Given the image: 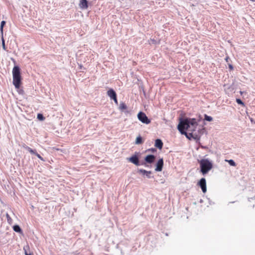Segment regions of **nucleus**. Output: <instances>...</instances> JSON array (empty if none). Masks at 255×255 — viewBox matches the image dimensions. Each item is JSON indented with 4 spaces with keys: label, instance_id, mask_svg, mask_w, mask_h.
I'll use <instances>...</instances> for the list:
<instances>
[{
    "label": "nucleus",
    "instance_id": "2eb2a0df",
    "mask_svg": "<svg viewBox=\"0 0 255 255\" xmlns=\"http://www.w3.org/2000/svg\"><path fill=\"white\" fill-rule=\"evenodd\" d=\"M138 172L143 175H146L148 178L150 177V175L151 174V172L150 171H146L144 169H139Z\"/></svg>",
    "mask_w": 255,
    "mask_h": 255
},
{
    "label": "nucleus",
    "instance_id": "393cba45",
    "mask_svg": "<svg viewBox=\"0 0 255 255\" xmlns=\"http://www.w3.org/2000/svg\"><path fill=\"white\" fill-rule=\"evenodd\" d=\"M6 219H7V222L9 223H10L11 222H12V219L11 218H10V216L8 215V214H6Z\"/></svg>",
    "mask_w": 255,
    "mask_h": 255
},
{
    "label": "nucleus",
    "instance_id": "f03ea898",
    "mask_svg": "<svg viewBox=\"0 0 255 255\" xmlns=\"http://www.w3.org/2000/svg\"><path fill=\"white\" fill-rule=\"evenodd\" d=\"M13 84L15 88L18 89L21 84V76L20 68L18 66H15L12 70Z\"/></svg>",
    "mask_w": 255,
    "mask_h": 255
},
{
    "label": "nucleus",
    "instance_id": "a878e982",
    "mask_svg": "<svg viewBox=\"0 0 255 255\" xmlns=\"http://www.w3.org/2000/svg\"><path fill=\"white\" fill-rule=\"evenodd\" d=\"M113 100L114 101L115 103L116 104H118V100H117V97H115V98H114V99H113Z\"/></svg>",
    "mask_w": 255,
    "mask_h": 255
},
{
    "label": "nucleus",
    "instance_id": "1a4fd4ad",
    "mask_svg": "<svg viewBox=\"0 0 255 255\" xmlns=\"http://www.w3.org/2000/svg\"><path fill=\"white\" fill-rule=\"evenodd\" d=\"M196 128H185V130H187L189 132L191 131V132L189 133V134L192 136V137L196 138L197 136V134L196 133H194Z\"/></svg>",
    "mask_w": 255,
    "mask_h": 255
},
{
    "label": "nucleus",
    "instance_id": "ddd939ff",
    "mask_svg": "<svg viewBox=\"0 0 255 255\" xmlns=\"http://www.w3.org/2000/svg\"><path fill=\"white\" fill-rule=\"evenodd\" d=\"M155 146L159 149H161L163 146V143L161 140L159 139H156L155 142Z\"/></svg>",
    "mask_w": 255,
    "mask_h": 255
},
{
    "label": "nucleus",
    "instance_id": "423d86ee",
    "mask_svg": "<svg viewBox=\"0 0 255 255\" xmlns=\"http://www.w3.org/2000/svg\"><path fill=\"white\" fill-rule=\"evenodd\" d=\"M198 185L201 187L202 191L203 193H206L207 191L206 188V179L204 178H201L198 183Z\"/></svg>",
    "mask_w": 255,
    "mask_h": 255
},
{
    "label": "nucleus",
    "instance_id": "4468645a",
    "mask_svg": "<svg viewBox=\"0 0 255 255\" xmlns=\"http://www.w3.org/2000/svg\"><path fill=\"white\" fill-rule=\"evenodd\" d=\"M23 250L24 251V253L25 255H32V253L30 251V248L28 245L24 246L23 247Z\"/></svg>",
    "mask_w": 255,
    "mask_h": 255
},
{
    "label": "nucleus",
    "instance_id": "f257e3e1",
    "mask_svg": "<svg viewBox=\"0 0 255 255\" xmlns=\"http://www.w3.org/2000/svg\"><path fill=\"white\" fill-rule=\"evenodd\" d=\"M198 124L196 119H192L190 120H186L181 122L178 126V129L181 133H186L185 128H196Z\"/></svg>",
    "mask_w": 255,
    "mask_h": 255
},
{
    "label": "nucleus",
    "instance_id": "f3484780",
    "mask_svg": "<svg viewBox=\"0 0 255 255\" xmlns=\"http://www.w3.org/2000/svg\"><path fill=\"white\" fill-rule=\"evenodd\" d=\"M119 109L122 111L127 110V106L126 104L124 103H121L119 105Z\"/></svg>",
    "mask_w": 255,
    "mask_h": 255
},
{
    "label": "nucleus",
    "instance_id": "412c9836",
    "mask_svg": "<svg viewBox=\"0 0 255 255\" xmlns=\"http://www.w3.org/2000/svg\"><path fill=\"white\" fill-rule=\"evenodd\" d=\"M204 118H205V120L209 121V122H211L213 120V118L207 115H205Z\"/></svg>",
    "mask_w": 255,
    "mask_h": 255
},
{
    "label": "nucleus",
    "instance_id": "aec40b11",
    "mask_svg": "<svg viewBox=\"0 0 255 255\" xmlns=\"http://www.w3.org/2000/svg\"><path fill=\"white\" fill-rule=\"evenodd\" d=\"M5 24V21L3 20V21H2L1 22L0 30V31H1V33L2 35L3 34V26H4Z\"/></svg>",
    "mask_w": 255,
    "mask_h": 255
},
{
    "label": "nucleus",
    "instance_id": "6e6552de",
    "mask_svg": "<svg viewBox=\"0 0 255 255\" xmlns=\"http://www.w3.org/2000/svg\"><path fill=\"white\" fill-rule=\"evenodd\" d=\"M163 166V160L162 158L159 159L156 164V168H155V171H161L162 170Z\"/></svg>",
    "mask_w": 255,
    "mask_h": 255
},
{
    "label": "nucleus",
    "instance_id": "5701e85b",
    "mask_svg": "<svg viewBox=\"0 0 255 255\" xmlns=\"http://www.w3.org/2000/svg\"><path fill=\"white\" fill-rule=\"evenodd\" d=\"M37 119L40 121H43L45 119V118L41 114H38L37 115Z\"/></svg>",
    "mask_w": 255,
    "mask_h": 255
},
{
    "label": "nucleus",
    "instance_id": "b1692460",
    "mask_svg": "<svg viewBox=\"0 0 255 255\" xmlns=\"http://www.w3.org/2000/svg\"><path fill=\"white\" fill-rule=\"evenodd\" d=\"M236 102L238 104L243 106H245V104L244 103L242 102V101L240 99H236Z\"/></svg>",
    "mask_w": 255,
    "mask_h": 255
},
{
    "label": "nucleus",
    "instance_id": "0eeeda50",
    "mask_svg": "<svg viewBox=\"0 0 255 255\" xmlns=\"http://www.w3.org/2000/svg\"><path fill=\"white\" fill-rule=\"evenodd\" d=\"M128 160L133 163L134 164H135V165H139V159H138V156L136 155H134L132 156H131L130 158H129L128 159Z\"/></svg>",
    "mask_w": 255,
    "mask_h": 255
},
{
    "label": "nucleus",
    "instance_id": "9d476101",
    "mask_svg": "<svg viewBox=\"0 0 255 255\" xmlns=\"http://www.w3.org/2000/svg\"><path fill=\"white\" fill-rule=\"evenodd\" d=\"M155 157L153 155H148L145 158V161L148 163H152L154 162Z\"/></svg>",
    "mask_w": 255,
    "mask_h": 255
},
{
    "label": "nucleus",
    "instance_id": "7ed1b4c3",
    "mask_svg": "<svg viewBox=\"0 0 255 255\" xmlns=\"http://www.w3.org/2000/svg\"><path fill=\"white\" fill-rule=\"evenodd\" d=\"M201 168V172L203 174H207L213 167V164L207 159H202L199 161Z\"/></svg>",
    "mask_w": 255,
    "mask_h": 255
},
{
    "label": "nucleus",
    "instance_id": "f8f14e48",
    "mask_svg": "<svg viewBox=\"0 0 255 255\" xmlns=\"http://www.w3.org/2000/svg\"><path fill=\"white\" fill-rule=\"evenodd\" d=\"M79 5L82 8L86 9L88 7L87 0H80Z\"/></svg>",
    "mask_w": 255,
    "mask_h": 255
},
{
    "label": "nucleus",
    "instance_id": "20e7f679",
    "mask_svg": "<svg viewBox=\"0 0 255 255\" xmlns=\"http://www.w3.org/2000/svg\"><path fill=\"white\" fill-rule=\"evenodd\" d=\"M138 119L142 123L149 124L151 121L147 118L145 114L143 112H140L137 115Z\"/></svg>",
    "mask_w": 255,
    "mask_h": 255
},
{
    "label": "nucleus",
    "instance_id": "bb28decb",
    "mask_svg": "<svg viewBox=\"0 0 255 255\" xmlns=\"http://www.w3.org/2000/svg\"><path fill=\"white\" fill-rule=\"evenodd\" d=\"M148 151H150L151 152H154L156 151V149L155 148H150L148 150Z\"/></svg>",
    "mask_w": 255,
    "mask_h": 255
},
{
    "label": "nucleus",
    "instance_id": "4be33fe9",
    "mask_svg": "<svg viewBox=\"0 0 255 255\" xmlns=\"http://www.w3.org/2000/svg\"><path fill=\"white\" fill-rule=\"evenodd\" d=\"M2 48L3 50L7 51V48H6V47L5 46L4 40L3 37H2Z\"/></svg>",
    "mask_w": 255,
    "mask_h": 255
},
{
    "label": "nucleus",
    "instance_id": "a211bd4d",
    "mask_svg": "<svg viewBox=\"0 0 255 255\" xmlns=\"http://www.w3.org/2000/svg\"><path fill=\"white\" fill-rule=\"evenodd\" d=\"M13 230L17 233H20L22 232L21 229L20 227L18 225H15L13 227Z\"/></svg>",
    "mask_w": 255,
    "mask_h": 255
},
{
    "label": "nucleus",
    "instance_id": "cd10ccee",
    "mask_svg": "<svg viewBox=\"0 0 255 255\" xmlns=\"http://www.w3.org/2000/svg\"><path fill=\"white\" fill-rule=\"evenodd\" d=\"M229 67L230 70H232L233 69V66L231 64L229 65Z\"/></svg>",
    "mask_w": 255,
    "mask_h": 255
},
{
    "label": "nucleus",
    "instance_id": "39448f33",
    "mask_svg": "<svg viewBox=\"0 0 255 255\" xmlns=\"http://www.w3.org/2000/svg\"><path fill=\"white\" fill-rule=\"evenodd\" d=\"M23 147L28 150L30 153L35 154L39 159H40L42 161H44V159L42 158V157L41 156V155L37 153L35 150H33L29 146L26 145L25 144H24L23 146Z\"/></svg>",
    "mask_w": 255,
    "mask_h": 255
},
{
    "label": "nucleus",
    "instance_id": "6ab92c4d",
    "mask_svg": "<svg viewBox=\"0 0 255 255\" xmlns=\"http://www.w3.org/2000/svg\"><path fill=\"white\" fill-rule=\"evenodd\" d=\"M226 161L228 162L230 165L231 166H235L236 165V163L235 162V161L232 160V159H230V160H225Z\"/></svg>",
    "mask_w": 255,
    "mask_h": 255
},
{
    "label": "nucleus",
    "instance_id": "c85d7f7f",
    "mask_svg": "<svg viewBox=\"0 0 255 255\" xmlns=\"http://www.w3.org/2000/svg\"><path fill=\"white\" fill-rule=\"evenodd\" d=\"M151 41H152V43L156 44V40L154 39H151Z\"/></svg>",
    "mask_w": 255,
    "mask_h": 255
},
{
    "label": "nucleus",
    "instance_id": "9b49d317",
    "mask_svg": "<svg viewBox=\"0 0 255 255\" xmlns=\"http://www.w3.org/2000/svg\"><path fill=\"white\" fill-rule=\"evenodd\" d=\"M107 95L109 97H110L111 99H113L114 98H115V97H117L116 93L112 89H110L108 91Z\"/></svg>",
    "mask_w": 255,
    "mask_h": 255
},
{
    "label": "nucleus",
    "instance_id": "dca6fc26",
    "mask_svg": "<svg viewBox=\"0 0 255 255\" xmlns=\"http://www.w3.org/2000/svg\"><path fill=\"white\" fill-rule=\"evenodd\" d=\"M143 142L142 138L139 135L137 136L135 139V143L136 144H142Z\"/></svg>",
    "mask_w": 255,
    "mask_h": 255
},
{
    "label": "nucleus",
    "instance_id": "c756f323",
    "mask_svg": "<svg viewBox=\"0 0 255 255\" xmlns=\"http://www.w3.org/2000/svg\"><path fill=\"white\" fill-rule=\"evenodd\" d=\"M228 59H229V57H227L226 58V61H227V62H228Z\"/></svg>",
    "mask_w": 255,
    "mask_h": 255
}]
</instances>
